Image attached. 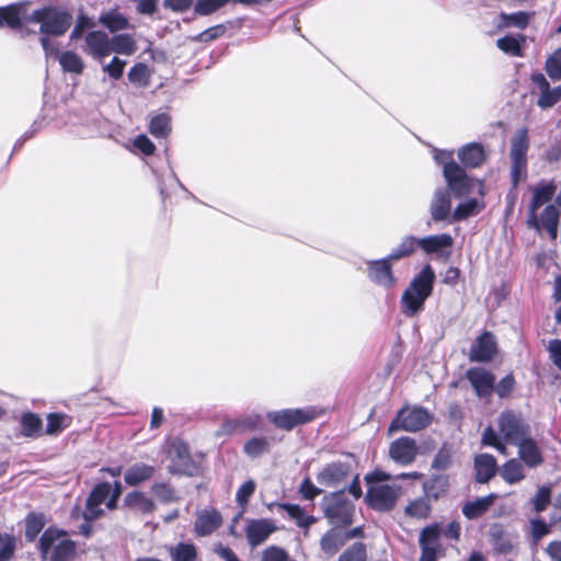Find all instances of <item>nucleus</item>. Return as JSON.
Here are the masks:
<instances>
[{"label": "nucleus", "mask_w": 561, "mask_h": 561, "mask_svg": "<svg viewBox=\"0 0 561 561\" xmlns=\"http://www.w3.org/2000/svg\"><path fill=\"white\" fill-rule=\"evenodd\" d=\"M321 510L329 524L334 527H347L353 524L355 504L344 490L330 492L321 500Z\"/></svg>", "instance_id": "f257e3e1"}, {"label": "nucleus", "mask_w": 561, "mask_h": 561, "mask_svg": "<svg viewBox=\"0 0 561 561\" xmlns=\"http://www.w3.org/2000/svg\"><path fill=\"white\" fill-rule=\"evenodd\" d=\"M443 174L448 190L454 197L465 198L473 195L482 197L484 195L483 182L470 178L455 161H449L444 164Z\"/></svg>", "instance_id": "f03ea898"}, {"label": "nucleus", "mask_w": 561, "mask_h": 561, "mask_svg": "<svg viewBox=\"0 0 561 561\" xmlns=\"http://www.w3.org/2000/svg\"><path fill=\"white\" fill-rule=\"evenodd\" d=\"M66 536V531L49 527L41 536L38 548L43 559L50 561H69L76 552V545L70 539L57 540Z\"/></svg>", "instance_id": "7ed1b4c3"}, {"label": "nucleus", "mask_w": 561, "mask_h": 561, "mask_svg": "<svg viewBox=\"0 0 561 561\" xmlns=\"http://www.w3.org/2000/svg\"><path fill=\"white\" fill-rule=\"evenodd\" d=\"M27 21L41 24L39 30L43 34L60 36L70 27L72 16L67 11L46 7L35 10Z\"/></svg>", "instance_id": "20e7f679"}, {"label": "nucleus", "mask_w": 561, "mask_h": 561, "mask_svg": "<svg viewBox=\"0 0 561 561\" xmlns=\"http://www.w3.org/2000/svg\"><path fill=\"white\" fill-rule=\"evenodd\" d=\"M432 415L425 408H402L388 427V435L397 431L419 432L430 425Z\"/></svg>", "instance_id": "39448f33"}, {"label": "nucleus", "mask_w": 561, "mask_h": 561, "mask_svg": "<svg viewBox=\"0 0 561 561\" xmlns=\"http://www.w3.org/2000/svg\"><path fill=\"white\" fill-rule=\"evenodd\" d=\"M500 433L506 443L515 445L530 435V425L520 413L513 410L503 411L497 420Z\"/></svg>", "instance_id": "423d86ee"}, {"label": "nucleus", "mask_w": 561, "mask_h": 561, "mask_svg": "<svg viewBox=\"0 0 561 561\" xmlns=\"http://www.w3.org/2000/svg\"><path fill=\"white\" fill-rule=\"evenodd\" d=\"M268 421L277 428L291 431L294 427L307 424L317 417L316 408L283 409L266 414Z\"/></svg>", "instance_id": "0eeeda50"}, {"label": "nucleus", "mask_w": 561, "mask_h": 561, "mask_svg": "<svg viewBox=\"0 0 561 561\" xmlns=\"http://www.w3.org/2000/svg\"><path fill=\"white\" fill-rule=\"evenodd\" d=\"M401 488L389 484L369 485L365 501L369 507L378 512H390L394 508Z\"/></svg>", "instance_id": "6e6552de"}, {"label": "nucleus", "mask_w": 561, "mask_h": 561, "mask_svg": "<svg viewBox=\"0 0 561 561\" xmlns=\"http://www.w3.org/2000/svg\"><path fill=\"white\" fill-rule=\"evenodd\" d=\"M527 150H528V133L526 128L517 130L512 139L511 148V176L514 185L516 186L519 179L526 172L527 167Z\"/></svg>", "instance_id": "1a4fd4ad"}, {"label": "nucleus", "mask_w": 561, "mask_h": 561, "mask_svg": "<svg viewBox=\"0 0 561 561\" xmlns=\"http://www.w3.org/2000/svg\"><path fill=\"white\" fill-rule=\"evenodd\" d=\"M433 291V283H410L401 297L402 312L407 317L419 313Z\"/></svg>", "instance_id": "9d476101"}, {"label": "nucleus", "mask_w": 561, "mask_h": 561, "mask_svg": "<svg viewBox=\"0 0 561 561\" xmlns=\"http://www.w3.org/2000/svg\"><path fill=\"white\" fill-rule=\"evenodd\" d=\"M263 417L260 413L252 411L237 417H227L218 427L217 436H230L257 430L262 424Z\"/></svg>", "instance_id": "9b49d317"}, {"label": "nucleus", "mask_w": 561, "mask_h": 561, "mask_svg": "<svg viewBox=\"0 0 561 561\" xmlns=\"http://www.w3.org/2000/svg\"><path fill=\"white\" fill-rule=\"evenodd\" d=\"M531 199L529 203L527 225H538V210L541 206L549 203L557 192V185L553 181H540L530 187Z\"/></svg>", "instance_id": "f8f14e48"}, {"label": "nucleus", "mask_w": 561, "mask_h": 561, "mask_svg": "<svg viewBox=\"0 0 561 561\" xmlns=\"http://www.w3.org/2000/svg\"><path fill=\"white\" fill-rule=\"evenodd\" d=\"M496 352L497 343L494 334L490 331H483L471 345L468 357L472 363H489Z\"/></svg>", "instance_id": "ddd939ff"}, {"label": "nucleus", "mask_w": 561, "mask_h": 561, "mask_svg": "<svg viewBox=\"0 0 561 561\" xmlns=\"http://www.w3.org/2000/svg\"><path fill=\"white\" fill-rule=\"evenodd\" d=\"M111 493V483L101 482L98 483L85 501V508L82 513V517L85 522H93L104 514V510L101 504L108 497Z\"/></svg>", "instance_id": "4468645a"}, {"label": "nucleus", "mask_w": 561, "mask_h": 561, "mask_svg": "<svg viewBox=\"0 0 561 561\" xmlns=\"http://www.w3.org/2000/svg\"><path fill=\"white\" fill-rule=\"evenodd\" d=\"M111 37L104 31H90L84 36L83 51L93 59L102 61L111 54Z\"/></svg>", "instance_id": "2eb2a0df"}, {"label": "nucleus", "mask_w": 561, "mask_h": 561, "mask_svg": "<svg viewBox=\"0 0 561 561\" xmlns=\"http://www.w3.org/2000/svg\"><path fill=\"white\" fill-rule=\"evenodd\" d=\"M417 445L414 438L402 436L390 444L389 456L398 465H411L417 456Z\"/></svg>", "instance_id": "dca6fc26"}, {"label": "nucleus", "mask_w": 561, "mask_h": 561, "mask_svg": "<svg viewBox=\"0 0 561 561\" xmlns=\"http://www.w3.org/2000/svg\"><path fill=\"white\" fill-rule=\"evenodd\" d=\"M466 378L479 398H488L493 393L495 376L483 367H471L466 371Z\"/></svg>", "instance_id": "f3484780"}, {"label": "nucleus", "mask_w": 561, "mask_h": 561, "mask_svg": "<svg viewBox=\"0 0 561 561\" xmlns=\"http://www.w3.org/2000/svg\"><path fill=\"white\" fill-rule=\"evenodd\" d=\"M453 245L454 239L448 233L420 238V249L426 254H434L436 257H448L451 253Z\"/></svg>", "instance_id": "a211bd4d"}, {"label": "nucleus", "mask_w": 561, "mask_h": 561, "mask_svg": "<svg viewBox=\"0 0 561 561\" xmlns=\"http://www.w3.org/2000/svg\"><path fill=\"white\" fill-rule=\"evenodd\" d=\"M274 523L266 518L249 519L245 526V536L252 548L263 543L274 531Z\"/></svg>", "instance_id": "6ab92c4d"}, {"label": "nucleus", "mask_w": 561, "mask_h": 561, "mask_svg": "<svg viewBox=\"0 0 561 561\" xmlns=\"http://www.w3.org/2000/svg\"><path fill=\"white\" fill-rule=\"evenodd\" d=\"M514 446L518 447L519 461L528 468H537L543 462L540 448L530 435Z\"/></svg>", "instance_id": "aec40b11"}, {"label": "nucleus", "mask_w": 561, "mask_h": 561, "mask_svg": "<svg viewBox=\"0 0 561 561\" xmlns=\"http://www.w3.org/2000/svg\"><path fill=\"white\" fill-rule=\"evenodd\" d=\"M490 541L499 554L513 551L516 537L508 534L501 524H493L489 529Z\"/></svg>", "instance_id": "412c9836"}, {"label": "nucleus", "mask_w": 561, "mask_h": 561, "mask_svg": "<svg viewBox=\"0 0 561 561\" xmlns=\"http://www.w3.org/2000/svg\"><path fill=\"white\" fill-rule=\"evenodd\" d=\"M348 466L343 462L328 463L317 476V481L328 488L336 486L348 474Z\"/></svg>", "instance_id": "4be33fe9"}, {"label": "nucleus", "mask_w": 561, "mask_h": 561, "mask_svg": "<svg viewBox=\"0 0 561 561\" xmlns=\"http://www.w3.org/2000/svg\"><path fill=\"white\" fill-rule=\"evenodd\" d=\"M222 523L221 515L216 510H204L197 514L194 530L197 536L205 537L214 533Z\"/></svg>", "instance_id": "5701e85b"}, {"label": "nucleus", "mask_w": 561, "mask_h": 561, "mask_svg": "<svg viewBox=\"0 0 561 561\" xmlns=\"http://www.w3.org/2000/svg\"><path fill=\"white\" fill-rule=\"evenodd\" d=\"M345 540L343 537V530L341 527L330 528L325 531L320 538V550L327 558L334 557L339 550L345 545Z\"/></svg>", "instance_id": "b1692460"}, {"label": "nucleus", "mask_w": 561, "mask_h": 561, "mask_svg": "<svg viewBox=\"0 0 561 561\" xmlns=\"http://www.w3.org/2000/svg\"><path fill=\"white\" fill-rule=\"evenodd\" d=\"M559 219L560 213L557 206L549 204L538 216V225L529 227L537 231H540L541 228L545 229L548 232L549 237L554 240L558 237Z\"/></svg>", "instance_id": "393cba45"}, {"label": "nucleus", "mask_w": 561, "mask_h": 561, "mask_svg": "<svg viewBox=\"0 0 561 561\" xmlns=\"http://www.w3.org/2000/svg\"><path fill=\"white\" fill-rule=\"evenodd\" d=\"M476 480L479 483L489 482L497 471V462L490 454H480L474 457Z\"/></svg>", "instance_id": "a878e982"}, {"label": "nucleus", "mask_w": 561, "mask_h": 561, "mask_svg": "<svg viewBox=\"0 0 561 561\" xmlns=\"http://www.w3.org/2000/svg\"><path fill=\"white\" fill-rule=\"evenodd\" d=\"M156 472V468L145 462H136L128 467L124 473V481L129 486H138L150 480Z\"/></svg>", "instance_id": "bb28decb"}, {"label": "nucleus", "mask_w": 561, "mask_h": 561, "mask_svg": "<svg viewBox=\"0 0 561 561\" xmlns=\"http://www.w3.org/2000/svg\"><path fill=\"white\" fill-rule=\"evenodd\" d=\"M124 506L142 515L152 514L157 510L154 501L141 491H131L124 497Z\"/></svg>", "instance_id": "cd10ccee"}, {"label": "nucleus", "mask_w": 561, "mask_h": 561, "mask_svg": "<svg viewBox=\"0 0 561 561\" xmlns=\"http://www.w3.org/2000/svg\"><path fill=\"white\" fill-rule=\"evenodd\" d=\"M431 216L434 221H443L448 218L451 210L450 195L447 191L436 190L431 203Z\"/></svg>", "instance_id": "c85d7f7f"}, {"label": "nucleus", "mask_w": 561, "mask_h": 561, "mask_svg": "<svg viewBox=\"0 0 561 561\" xmlns=\"http://www.w3.org/2000/svg\"><path fill=\"white\" fill-rule=\"evenodd\" d=\"M99 23L114 35L131 27L128 19L115 9L102 12L99 16Z\"/></svg>", "instance_id": "c756f323"}, {"label": "nucleus", "mask_w": 561, "mask_h": 561, "mask_svg": "<svg viewBox=\"0 0 561 561\" xmlns=\"http://www.w3.org/2000/svg\"><path fill=\"white\" fill-rule=\"evenodd\" d=\"M458 158L466 167L477 168L484 161L485 156L483 147L472 142L463 146L458 151Z\"/></svg>", "instance_id": "7c9ffc66"}, {"label": "nucleus", "mask_w": 561, "mask_h": 561, "mask_svg": "<svg viewBox=\"0 0 561 561\" xmlns=\"http://www.w3.org/2000/svg\"><path fill=\"white\" fill-rule=\"evenodd\" d=\"M111 53L124 56H131L136 53L138 46L131 34L122 33L111 37Z\"/></svg>", "instance_id": "2f4dec72"}, {"label": "nucleus", "mask_w": 561, "mask_h": 561, "mask_svg": "<svg viewBox=\"0 0 561 561\" xmlns=\"http://www.w3.org/2000/svg\"><path fill=\"white\" fill-rule=\"evenodd\" d=\"M21 434L27 438H37L43 433V421L38 414L25 412L21 416Z\"/></svg>", "instance_id": "473e14b6"}, {"label": "nucleus", "mask_w": 561, "mask_h": 561, "mask_svg": "<svg viewBox=\"0 0 561 561\" xmlns=\"http://www.w3.org/2000/svg\"><path fill=\"white\" fill-rule=\"evenodd\" d=\"M535 15L534 12H525L518 11L513 13H504L502 12L499 15V26L500 27H517L519 30H525L530 19Z\"/></svg>", "instance_id": "72a5a7b5"}, {"label": "nucleus", "mask_w": 561, "mask_h": 561, "mask_svg": "<svg viewBox=\"0 0 561 561\" xmlns=\"http://www.w3.org/2000/svg\"><path fill=\"white\" fill-rule=\"evenodd\" d=\"M495 495L490 494L483 497H479L474 501L467 502L462 506V514L468 519H476L482 516L485 512L489 511L490 506L493 504Z\"/></svg>", "instance_id": "f704fd0d"}, {"label": "nucleus", "mask_w": 561, "mask_h": 561, "mask_svg": "<svg viewBox=\"0 0 561 561\" xmlns=\"http://www.w3.org/2000/svg\"><path fill=\"white\" fill-rule=\"evenodd\" d=\"M278 507L287 513V515L296 522V525L306 530L316 523L312 515H307L302 507L298 504L280 503Z\"/></svg>", "instance_id": "c9c22d12"}, {"label": "nucleus", "mask_w": 561, "mask_h": 561, "mask_svg": "<svg viewBox=\"0 0 561 561\" xmlns=\"http://www.w3.org/2000/svg\"><path fill=\"white\" fill-rule=\"evenodd\" d=\"M474 196L476 195L466 197L467 199L465 202L458 204V206L455 208L453 213L454 220H465L470 216L477 215L478 213H480L481 209H483V202L479 201Z\"/></svg>", "instance_id": "e433bc0d"}, {"label": "nucleus", "mask_w": 561, "mask_h": 561, "mask_svg": "<svg viewBox=\"0 0 561 561\" xmlns=\"http://www.w3.org/2000/svg\"><path fill=\"white\" fill-rule=\"evenodd\" d=\"M171 561H196L197 548L191 542H178L168 547Z\"/></svg>", "instance_id": "4c0bfd02"}, {"label": "nucleus", "mask_w": 561, "mask_h": 561, "mask_svg": "<svg viewBox=\"0 0 561 561\" xmlns=\"http://www.w3.org/2000/svg\"><path fill=\"white\" fill-rule=\"evenodd\" d=\"M23 4L15 3L0 8V27L20 28L22 25L21 10Z\"/></svg>", "instance_id": "58836bf2"}, {"label": "nucleus", "mask_w": 561, "mask_h": 561, "mask_svg": "<svg viewBox=\"0 0 561 561\" xmlns=\"http://www.w3.org/2000/svg\"><path fill=\"white\" fill-rule=\"evenodd\" d=\"M154 499L161 504L176 503L181 500L175 489L167 482H154L150 486Z\"/></svg>", "instance_id": "ea45409f"}, {"label": "nucleus", "mask_w": 561, "mask_h": 561, "mask_svg": "<svg viewBox=\"0 0 561 561\" xmlns=\"http://www.w3.org/2000/svg\"><path fill=\"white\" fill-rule=\"evenodd\" d=\"M502 479L508 484H516L525 479L524 466L515 458L507 460L501 469Z\"/></svg>", "instance_id": "a19ab883"}, {"label": "nucleus", "mask_w": 561, "mask_h": 561, "mask_svg": "<svg viewBox=\"0 0 561 561\" xmlns=\"http://www.w3.org/2000/svg\"><path fill=\"white\" fill-rule=\"evenodd\" d=\"M442 536V528L438 523L425 526L419 536L420 547H428L435 550H440L439 539Z\"/></svg>", "instance_id": "79ce46f5"}, {"label": "nucleus", "mask_w": 561, "mask_h": 561, "mask_svg": "<svg viewBox=\"0 0 561 561\" xmlns=\"http://www.w3.org/2000/svg\"><path fill=\"white\" fill-rule=\"evenodd\" d=\"M46 517L43 513L31 512L25 517V538L33 542L44 529Z\"/></svg>", "instance_id": "37998d69"}, {"label": "nucleus", "mask_w": 561, "mask_h": 561, "mask_svg": "<svg viewBox=\"0 0 561 561\" xmlns=\"http://www.w3.org/2000/svg\"><path fill=\"white\" fill-rule=\"evenodd\" d=\"M420 248V238L413 236L404 237L401 242L391 250L389 259L398 261L412 255Z\"/></svg>", "instance_id": "c03bdc74"}, {"label": "nucleus", "mask_w": 561, "mask_h": 561, "mask_svg": "<svg viewBox=\"0 0 561 561\" xmlns=\"http://www.w3.org/2000/svg\"><path fill=\"white\" fill-rule=\"evenodd\" d=\"M178 458L179 462L172 466H169V472L172 474H181V476H194L196 471V467L191 459L186 448H178Z\"/></svg>", "instance_id": "a18cd8bd"}, {"label": "nucleus", "mask_w": 561, "mask_h": 561, "mask_svg": "<svg viewBox=\"0 0 561 561\" xmlns=\"http://www.w3.org/2000/svg\"><path fill=\"white\" fill-rule=\"evenodd\" d=\"M391 259L389 255L385 259L369 263V276L376 280H392Z\"/></svg>", "instance_id": "49530a36"}, {"label": "nucleus", "mask_w": 561, "mask_h": 561, "mask_svg": "<svg viewBox=\"0 0 561 561\" xmlns=\"http://www.w3.org/2000/svg\"><path fill=\"white\" fill-rule=\"evenodd\" d=\"M171 117L167 113H160L151 117L149 131L156 138H164L171 131Z\"/></svg>", "instance_id": "de8ad7c7"}, {"label": "nucleus", "mask_w": 561, "mask_h": 561, "mask_svg": "<svg viewBox=\"0 0 561 561\" xmlns=\"http://www.w3.org/2000/svg\"><path fill=\"white\" fill-rule=\"evenodd\" d=\"M59 64L64 71L80 75L83 71L84 64L79 55L68 50L59 55Z\"/></svg>", "instance_id": "09e8293b"}, {"label": "nucleus", "mask_w": 561, "mask_h": 561, "mask_svg": "<svg viewBox=\"0 0 561 561\" xmlns=\"http://www.w3.org/2000/svg\"><path fill=\"white\" fill-rule=\"evenodd\" d=\"M367 546L356 541L342 551L336 561H367Z\"/></svg>", "instance_id": "8fccbe9b"}, {"label": "nucleus", "mask_w": 561, "mask_h": 561, "mask_svg": "<svg viewBox=\"0 0 561 561\" xmlns=\"http://www.w3.org/2000/svg\"><path fill=\"white\" fill-rule=\"evenodd\" d=\"M128 80L136 87L147 88L150 83V70L144 62L134 65L128 72Z\"/></svg>", "instance_id": "3c124183"}, {"label": "nucleus", "mask_w": 561, "mask_h": 561, "mask_svg": "<svg viewBox=\"0 0 561 561\" xmlns=\"http://www.w3.org/2000/svg\"><path fill=\"white\" fill-rule=\"evenodd\" d=\"M525 41V36L519 35L511 36L506 35L504 37H501L496 41V46L499 49H501L503 53L508 54L511 56H522V42Z\"/></svg>", "instance_id": "603ef678"}, {"label": "nucleus", "mask_w": 561, "mask_h": 561, "mask_svg": "<svg viewBox=\"0 0 561 561\" xmlns=\"http://www.w3.org/2000/svg\"><path fill=\"white\" fill-rule=\"evenodd\" d=\"M268 446L266 437H252L243 445V453L250 458H259L268 451Z\"/></svg>", "instance_id": "864d4df0"}, {"label": "nucleus", "mask_w": 561, "mask_h": 561, "mask_svg": "<svg viewBox=\"0 0 561 561\" xmlns=\"http://www.w3.org/2000/svg\"><path fill=\"white\" fill-rule=\"evenodd\" d=\"M230 3V0H197L194 3L196 15H210Z\"/></svg>", "instance_id": "5fc2aeb1"}, {"label": "nucleus", "mask_w": 561, "mask_h": 561, "mask_svg": "<svg viewBox=\"0 0 561 561\" xmlns=\"http://www.w3.org/2000/svg\"><path fill=\"white\" fill-rule=\"evenodd\" d=\"M448 479L445 476H434L424 483V490L428 497L438 499L446 491Z\"/></svg>", "instance_id": "6e6d98bb"}, {"label": "nucleus", "mask_w": 561, "mask_h": 561, "mask_svg": "<svg viewBox=\"0 0 561 561\" xmlns=\"http://www.w3.org/2000/svg\"><path fill=\"white\" fill-rule=\"evenodd\" d=\"M545 70L553 81L561 80V46L547 58Z\"/></svg>", "instance_id": "4d7b16f0"}, {"label": "nucleus", "mask_w": 561, "mask_h": 561, "mask_svg": "<svg viewBox=\"0 0 561 561\" xmlns=\"http://www.w3.org/2000/svg\"><path fill=\"white\" fill-rule=\"evenodd\" d=\"M405 514L415 518H426L431 513V505L426 499L420 497L405 507Z\"/></svg>", "instance_id": "13d9d810"}, {"label": "nucleus", "mask_w": 561, "mask_h": 561, "mask_svg": "<svg viewBox=\"0 0 561 561\" xmlns=\"http://www.w3.org/2000/svg\"><path fill=\"white\" fill-rule=\"evenodd\" d=\"M16 548V540L13 535L1 534L0 561H10Z\"/></svg>", "instance_id": "bf43d9fd"}, {"label": "nucleus", "mask_w": 561, "mask_h": 561, "mask_svg": "<svg viewBox=\"0 0 561 561\" xmlns=\"http://www.w3.org/2000/svg\"><path fill=\"white\" fill-rule=\"evenodd\" d=\"M561 100V88L556 87L553 89H550V87L545 90L542 93H540V96L537 101V104L541 108H549L552 107L554 104H557Z\"/></svg>", "instance_id": "052dcab7"}, {"label": "nucleus", "mask_w": 561, "mask_h": 561, "mask_svg": "<svg viewBox=\"0 0 561 561\" xmlns=\"http://www.w3.org/2000/svg\"><path fill=\"white\" fill-rule=\"evenodd\" d=\"M551 500V490L549 486H541L538 489L535 496L531 499V504L535 512L541 513L549 505Z\"/></svg>", "instance_id": "680f3d73"}, {"label": "nucleus", "mask_w": 561, "mask_h": 561, "mask_svg": "<svg viewBox=\"0 0 561 561\" xmlns=\"http://www.w3.org/2000/svg\"><path fill=\"white\" fill-rule=\"evenodd\" d=\"M515 387V378L513 374L504 376L497 383L494 382V390L499 398L508 397Z\"/></svg>", "instance_id": "e2e57ef3"}, {"label": "nucleus", "mask_w": 561, "mask_h": 561, "mask_svg": "<svg viewBox=\"0 0 561 561\" xmlns=\"http://www.w3.org/2000/svg\"><path fill=\"white\" fill-rule=\"evenodd\" d=\"M262 561H293L288 554V552L278 547V546H270L265 548L262 552Z\"/></svg>", "instance_id": "0e129e2a"}, {"label": "nucleus", "mask_w": 561, "mask_h": 561, "mask_svg": "<svg viewBox=\"0 0 561 561\" xmlns=\"http://www.w3.org/2000/svg\"><path fill=\"white\" fill-rule=\"evenodd\" d=\"M66 420V416L59 413H50L47 415V425L45 433L47 435H57L59 434L64 428V422Z\"/></svg>", "instance_id": "69168bd1"}, {"label": "nucleus", "mask_w": 561, "mask_h": 561, "mask_svg": "<svg viewBox=\"0 0 561 561\" xmlns=\"http://www.w3.org/2000/svg\"><path fill=\"white\" fill-rule=\"evenodd\" d=\"M481 443L485 446H492L501 453L506 450L505 445L500 440L497 433L491 426L483 431Z\"/></svg>", "instance_id": "338daca9"}, {"label": "nucleus", "mask_w": 561, "mask_h": 561, "mask_svg": "<svg viewBox=\"0 0 561 561\" xmlns=\"http://www.w3.org/2000/svg\"><path fill=\"white\" fill-rule=\"evenodd\" d=\"M126 61L114 57L110 64L103 66V71L106 72L112 79L118 80L122 78Z\"/></svg>", "instance_id": "774afa93"}]
</instances>
